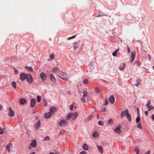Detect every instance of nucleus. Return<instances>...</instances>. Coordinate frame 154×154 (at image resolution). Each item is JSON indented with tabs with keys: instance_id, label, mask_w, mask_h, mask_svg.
Here are the masks:
<instances>
[{
	"instance_id": "f257e3e1",
	"label": "nucleus",
	"mask_w": 154,
	"mask_h": 154,
	"mask_svg": "<svg viewBox=\"0 0 154 154\" xmlns=\"http://www.w3.org/2000/svg\"><path fill=\"white\" fill-rule=\"evenodd\" d=\"M78 113L77 112H75L74 113H70L66 117V119L69 120L71 118L72 120H74L77 117Z\"/></svg>"
},
{
	"instance_id": "f03ea898",
	"label": "nucleus",
	"mask_w": 154,
	"mask_h": 154,
	"mask_svg": "<svg viewBox=\"0 0 154 154\" xmlns=\"http://www.w3.org/2000/svg\"><path fill=\"white\" fill-rule=\"evenodd\" d=\"M58 75L61 79L64 80H68L67 75L66 73L59 71V72L58 73Z\"/></svg>"
},
{
	"instance_id": "7ed1b4c3",
	"label": "nucleus",
	"mask_w": 154,
	"mask_h": 154,
	"mask_svg": "<svg viewBox=\"0 0 154 154\" xmlns=\"http://www.w3.org/2000/svg\"><path fill=\"white\" fill-rule=\"evenodd\" d=\"M58 124L61 127H63L67 126L68 123L66 120L63 119L60 120Z\"/></svg>"
},
{
	"instance_id": "20e7f679",
	"label": "nucleus",
	"mask_w": 154,
	"mask_h": 154,
	"mask_svg": "<svg viewBox=\"0 0 154 154\" xmlns=\"http://www.w3.org/2000/svg\"><path fill=\"white\" fill-rule=\"evenodd\" d=\"M26 79L29 83H32L33 80L32 75L29 74H27V76Z\"/></svg>"
},
{
	"instance_id": "39448f33",
	"label": "nucleus",
	"mask_w": 154,
	"mask_h": 154,
	"mask_svg": "<svg viewBox=\"0 0 154 154\" xmlns=\"http://www.w3.org/2000/svg\"><path fill=\"white\" fill-rule=\"evenodd\" d=\"M27 74L24 72H22L20 74V79L22 81H23L26 79Z\"/></svg>"
},
{
	"instance_id": "423d86ee",
	"label": "nucleus",
	"mask_w": 154,
	"mask_h": 154,
	"mask_svg": "<svg viewBox=\"0 0 154 154\" xmlns=\"http://www.w3.org/2000/svg\"><path fill=\"white\" fill-rule=\"evenodd\" d=\"M136 54V52L135 51H132L131 52V61L130 62L131 63H132L133 61L134 60L135 58Z\"/></svg>"
},
{
	"instance_id": "0eeeda50",
	"label": "nucleus",
	"mask_w": 154,
	"mask_h": 154,
	"mask_svg": "<svg viewBox=\"0 0 154 154\" xmlns=\"http://www.w3.org/2000/svg\"><path fill=\"white\" fill-rule=\"evenodd\" d=\"M121 128V125H119L118 126L116 127L114 130V131L117 134H120L121 133L120 128Z\"/></svg>"
},
{
	"instance_id": "6e6552de",
	"label": "nucleus",
	"mask_w": 154,
	"mask_h": 154,
	"mask_svg": "<svg viewBox=\"0 0 154 154\" xmlns=\"http://www.w3.org/2000/svg\"><path fill=\"white\" fill-rule=\"evenodd\" d=\"M12 147V144L10 143H8L6 146V149L9 153L10 152V149Z\"/></svg>"
},
{
	"instance_id": "1a4fd4ad",
	"label": "nucleus",
	"mask_w": 154,
	"mask_h": 154,
	"mask_svg": "<svg viewBox=\"0 0 154 154\" xmlns=\"http://www.w3.org/2000/svg\"><path fill=\"white\" fill-rule=\"evenodd\" d=\"M40 76L42 80L45 81L46 80L47 75L46 73L44 72H42L40 74Z\"/></svg>"
},
{
	"instance_id": "9d476101",
	"label": "nucleus",
	"mask_w": 154,
	"mask_h": 154,
	"mask_svg": "<svg viewBox=\"0 0 154 154\" xmlns=\"http://www.w3.org/2000/svg\"><path fill=\"white\" fill-rule=\"evenodd\" d=\"M8 109L9 110L8 113V115L11 117L13 116L14 114V111L11 109L10 107H8Z\"/></svg>"
},
{
	"instance_id": "9b49d317",
	"label": "nucleus",
	"mask_w": 154,
	"mask_h": 154,
	"mask_svg": "<svg viewBox=\"0 0 154 154\" xmlns=\"http://www.w3.org/2000/svg\"><path fill=\"white\" fill-rule=\"evenodd\" d=\"M36 100L35 99H32L30 102V106L32 107H33L36 103Z\"/></svg>"
},
{
	"instance_id": "f8f14e48",
	"label": "nucleus",
	"mask_w": 154,
	"mask_h": 154,
	"mask_svg": "<svg viewBox=\"0 0 154 154\" xmlns=\"http://www.w3.org/2000/svg\"><path fill=\"white\" fill-rule=\"evenodd\" d=\"M115 100V98L113 96H111L109 98V101L112 104L113 103Z\"/></svg>"
},
{
	"instance_id": "ddd939ff",
	"label": "nucleus",
	"mask_w": 154,
	"mask_h": 154,
	"mask_svg": "<svg viewBox=\"0 0 154 154\" xmlns=\"http://www.w3.org/2000/svg\"><path fill=\"white\" fill-rule=\"evenodd\" d=\"M126 111H127V113L126 115V117L129 121H131V115L129 113L128 109H126Z\"/></svg>"
},
{
	"instance_id": "4468645a",
	"label": "nucleus",
	"mask_w": 154,
	"mask_h": 154,
	"mask_svg": "<svg viewBox=\"0 0 154 154\" xmlns=\"http://www.w3.org/2000/svg\"><path fill=\"white\" fill-rule=\"evenodd\" d=\"M126 66V64L125 63H121V64L120 65V67H119V69L121 70H123L125 67Z\"/></svg>"
},
{
	"instance_id": "2eb2a0df",
	"label": "nucleus",
	"mask_w": 154,
	"mask_h": 154,
	"mask_svg": "<svg viewBox=\"0 0 154 154\" xmlns=\"http://www.w3.org/2000/svg\"><path fill=\"white\" fill-rule=\"evenodd\" d=\"M97 147L99 152L101 154H103V151L102 147L100 146H99L98 145H97Z\"/></svg>"
},
{
	"instance_id": "dca6fc26",
	"label": "nucleus",
	"mask_w": 154,
	"mask_h": 154,
	"mask_svg": "<svg viewBox=\"0 0 154 154\" xmlns=\"http://www.w3.org/2000/svg\"><path fill=\"white\" fill-rule=\"evenodd\" d=\"M36 145L37 143L36 140H32L31 144V146L32 147L35 148L36 146Z\"/></svg>"
},
{
	"instance_id": "f3484780",
	"label": "nucleus",
	"mask_w": 154,
	"mask_h": 154,
	"mask_svg": "<svg viewBox=\"0 0 154 154\" xmlns=\"http://www.w3.org/2000/svg\"><path fill=\"white\" fill-rule=\"evenodd\" d=\"M41 124V121L40 120H38L36 123L35 125V128L36 130H37L38 129Z\"/></svg>"
},
{
	"instance_id": "a211bd4d",
	"label": "nucleus",
	"mask_w": 154,
	"mask_h": 154,
	"mask_svg": "<svg viewBox=\"0 0 154 154\" xmlns=\"http://www.w3.org/2000/svg\"><path fill=\"white\" fill-rule=\"evenodd\" d=\"M50 79L51 81H52L54 83H55L56 82V79L55 77L53 74H51V75Z\"/></svg>"
},
{
	"instance_id": "6ab92c4d",
	"label": "nucleus",
	"mask_w": 154,
	"mask_h": 154,
	"mask_svg": "<svg viewBox=\"0 0 154 154\" xmlns=\"http://www.w3.org/2000/svg\"><path fill=\"white\" fill-rule=\"evenodd\" d=\"M51 116V113L50 112H48L47 113H46L44 114V117L46 119H48L50 118Z\"/></svg>"
},
{
	"instance_id": "aec40b11",
	"label": "nucleus",
	"mask_w": 154,
	"mask_h": 154,
	"mask_svg": "<svg viewBox=\"0 0 154 154\" xmlns=\"http://www.w3.org/2000/svg\"><path fill=\"white\" fill-rule=\"evenodd\" d=\"M19 102L21 105H23L25 104L26 101V100L24 98L20 99V100Z\"/></svg>"
},
{
	"instance_id": "412c9836",
	"label": "nucleus",
	"mask_w": 154,
	"mask_h": 154,
	"mask_svg": "<svg viewBox=\"0 0 154 154\" xmlns=\"http://www.w3.org/2000/svg\"><path fill=\"white\" fill-rule=\"evenodd\" d=\"M55 54L52 53L49 56V58L48 59V60L51 61L52 60L54 59L55 57Z\"/></svg>"
},
{
	"instance_id": "4be33fe9",
	"label": "nucleus",
	"mask_w": 154,
	"mask_h": 154,
	"mask_svg": "<svg viewBox=\"0 0 154 154\" xmlns=\"http://www.w3.org/2000/svg\"><path fill=\"white\" fill-rule=\"evenodd\" d=\"M82 147L83 149L85 151H88L89 149L88 146L86 143H84Z\"/></svg>"
},
{
	"instance_id": "5701e85b",
	"label": "nucleus",
	"mask_w": 154,
	"mask_h": 154,
	"mask_svg": "<svg viewBox=\"0 0 154 154\" xmlns=\"http://www.w3.org/2000/svg\"><path fill=\"white\" fill-rule=\"evenodd\" d=\"M146 106L148 108V111H150L152 109H154V107L152 106H151L150 105H149V103H147L146 105Z\"/></svg>"
},
{
	"instance_id": "b1692460",
	"label": "nucleus",
	"mask_w": 154,
	"mask_h": 154,
	"mask_svg": "<svg viewBox=\"0 0 154 154\" xmlns=\"http://www.w3.org/2000/svg\"><path fill=\"white\" fill-rule=\"evenodd\" d=\"M25 68L26 69L28 70L31 72H32L33 71V69L31 66H25Z\"/></svg>"
},
{
	"instance_id": "393cba45",
	"label": "nucleus",
	"mask_w": 154,
	"mask_h": 154,
	"mask_svg": "<svg viewBox=\"0 0 154 154\" xmlns=\"http://www.w3.org/2000/svg\"><path fill=\"white\" fill-rule=\"evenodd\" d=\"M92 136L94 138H96L98 136V133L97 131H94L93 133Z\"/></svg>"
},
{
	"instance_id": "a878e982",
	"label": "nucleus",
	"mask_w": 154,
	"mask_h": 154,
	"mask_svg": "<svg viewBox=\"0 0 154 154\" xmlns=\"http://www.w3.org/2000/svg\"><path fill=\"white\" fill-rule=\"evenodd\" d=\"M127 111H122L121 114V117H122L126 115Z\"/></svg>"
},
{
	"instance_id": "bb28decb",
	"label": "nucleus",
	"mask_w": 154,
	"mask_h": 154,
	"mask_svg": "<svg viewBox=\"0 0 154 154\" xmlns=\"http://www.w3.org/2000/svg\"><path fill=\"white\" fill-rule=\"evenodd\" d=\"M56 109L55 107H52L50 109V111L51 112H54L56 111Z\"/></svg>"
},
{
	"instance_id": "cd10ccee",
	"label": "nucleus",
	"mask_w": 154,
	"mask_h": 154,
	"mask_svg": "<svg viewBox=\"0 0 154 154\" xmlns=\"http://www.w3.org/2000/svg\"><path fill=\"white\" fill-rule=\"evenodd\" d=\"M73 44H74L73 46L74 47V50H75L78 47V44L77 42H74Z\"/></svg>"
},
{
	"instance_id": "c85d7f7f",
	"label": "nucleus",
	"mask_w": 154,
	"mask_h": 154,
	"mask_svg": "<svg viewBox=\"0 0 154 154\" xmlns=\"http://www.w3.org/2000/svg\"><path fill=\"white\" fill-rule=\"evenodd\" d=\"M59 71H60V70L58 69L57 68H54L53 69V72H57L58 73L59 72Z\"/></svg>"
},
{
	"instance_id": "c756f323",
	"label": "nucleus",
	"mask_w": 154,
	"mask_h": 154,
	"mask_svg": "<svg viewBox=\"0 0 154 154\" xmlns=\"http://www.w3.org/2000/svg\"><path fill=\"white\" fill-rule=\"evenodd\" d=\"M119 49L116 50L115 51L112 53V55L114 56H116L117 52L119 51Z\"/></svg>"
},
{
	"instance_id": "7c9ffc66",
	"label": "nucleus",
	"mask_w": 154,
	"mask_h": 154,
	"mask_svg": "<svg viewBox=\"0 0 154 154\" xmlns=\"http://www.w3.org/2000/svg\"><path fill=\"white\" fill-rule=\"evenodd\" d=\"M140 80L139 79H138L137 81V83L135 84V85L137 87L138 86L140 85Z\"/></svg>"
},
{
	"instance_id": "2f4dec72",
	"label": "nucleus",
	"mask_w": 154,
	"mask_h": 154,
	"mask_svg": "<svg viewBox=\"0 0 154 154\" xmlns=\"http://www.w3.org/2000/svg\"><path fill=\"white\" fill-rule=\"evenodd\" d=\"M83 97H86L88 94V92L86 91H83Z\"/></svg>"
},
{
	"instance_id": "473e14b6",
	"label": "nucleus",
	"mask_w": 154,
	"mask_h": 154,
	"mask_svg": "<svg viewBox=\"0 0 154 154\" xmlns=\"http://www.w3.org/2000/svg\"><path fill=\"white\" fill-rule=\"evenodd\" d=\"M11 85L14 88H16V82H12L11 83Z\"/></svg>"
},
{
	"instance_id": "72a5a7b5",
	"label": "nucleus",
	"mask_w": 154,
	"mask_h": 154,
	"mask_svg": "<svg viewBox=\"0 0 154 154\" xmlns=\"http://www.w3.org/2000/svg\"><path fill=\"white\" fill-rule=\"evenodd\" d=\"M108 97L107 96L105 97V103H104L103 105H106L108 104V102L107 101Z\"/></svg>"
},
{
	"instance_id": "f704fd0d",
	"label": "nucleus",
	"mask_w": 154,
	"mask_h": 154,
	"mask_svg": "<svg viewBox=\"0 0 154 154\" xmlns=\"http://www.w3.org/2000/svg\"><path fill=\"white\" fill-rule=\"evenodd\" d=\"M135 152L136 153V154H139V150L137 146H136L135 148Z\"/></svg>"
},
{
	"instance_id": "c9c22d12",
	"label": "nucleus",
	"mask_w": 154,
	"mask_h": 154,
	"mask_svg": "<svg viewBox=\"0 0 154 154\" xmlns=\"http://www.w3.org/2000/svg\"><path fill=\"white\" fill-rule=\"evenodd\" d=\"M37 101L38 102H39L41 100V97L39 95H38L37 97Z\"/></svg>"
},
{
	"instance_id": "e433bc0d",
	"label": "nucleus",
	"mask_w": 154,
	"mask_h": 154,
	"mask_svg": "<svg viewBox=\"0 0 154 154\" xmlns=\"http://www.w3.org/2000/svg\"><path fill=\"white\" fill-rule=\"evenodd\" d=\"M83 82L85 84L87 85L88 84V79H85L83 80Z\"/></svg>"
},
{
	"instance_id": "4c0bfd02",
	"label": "nucleus",
	"mask_w": 154,
	"mask_h": 154,
	"mask_svg": "<svg viewBox=\"0 0 154 154\" xmlns=\"http://www.w3.org/2000/svg\"><path fill=\"white\" fill-rule=\"evenodd\" d=\"M73 106H74V104H72L69 106V109L71 111H72L73 110Z\"/></svg>"
},
{
	"instance_id": "58836bf2",
	"label": "nucleus",
	"mask_w": 154,
	"mask_h": 154,
	"mask_svg": "<svg viewBox=\"0 0 154 154\" xmlns=\"http://www.w3.org/2000/svg\"><path fill=\"white\" fill-rule=\"evenodd\" d=\"M95 91L97 93H98L100 92V90L98 88H96L95 89Z\"/></svg>"
},
{
	"instance_id": "ea45409f",
	"label": "nucleus",
	"mask_w": 154,
	"mask_h": 154,
	"mask_svg": "<svg viewBox=\"0 0 154 154\" xmlns=\"http://www.w3.org/2000/svg\"><path fill=\"white\" fill-rule=\"evenodd\" d=\"M65 132V131L63 129H62L60 131L59 134L60 135L63 134Z\"/></svg>"
},
{
	"instance_id": "a19ab883",
	"label": "nucleus",
	"mask_w": 154,
	"mask_h": 154,
	"mask_svg": "<svg viewBox=\"0 0 154 154\" xmlns=\"http://www.w3.org/2000/svg\"><path fill=\"white\" fill-rule=\"evenodd\" d=\"M98 123L99 125H101V126H103V122L101 121H99L98 122Z\"/></svg>"
},
{
	"instance_id": "79ce46f5",
	"label": "nucleus",
	"mask_w": 154,
	"mask_h": 154,
	"mask_svg": "<svg viewBox=\"0 0 154 154\" xmlns=\"http://www.w3.org/2000/svg\"><path fill=\"white\" fill-rule=\"evenodd\" d=\"M113 122V120L112 119H110L109 120L108 122V123L110 125V124L112 123Z\"/></svg>"
},
{
	"instance_id": "37998d69",
	"label": "nucleus",
	"mask_w": 154,
	"mask_h": 154,
	"mask_svg": "<svg viewBox=\"0 0 154 154\" xmlns=\"http://www.w3.org/2000/svg\"><path fill=\"white\" fill-rule=\"evenodd\" d=\"M49 137L46 136V137H45L44 138V141H47V140H49Z\"/></svg>"
},
{
	"instance_id": "c03bdc74",
	"label": "nucleus",
	"mask_w": 154,
	"mask_h": 154,
	"mask_svg": "<svg viewBox=\"0 0 154 154\" xmlns=\"http://www.w3.org/2000/svg\"><path fill=\"white\" fill-rule=\"evenodd\" d=\"M4 133V131L3 130V129L1 128H0V134H3Z\"/></svg>"
},
{
	"instance_id": "a18cd8bd",
	"label": "nucleus",
	"mask_w": 154,
	"mask_h": 154,
	"mask_svg": "<svg viewBox=\"0 0 154 154\" xmlns=\"http://www.w3.org/2000/svg\"><path fill=\"white\" fill-rule=\"evenodd\" d=\"M93 115H89L87 118V119L88 120L92 118L93 117Z\"/></svg>"
},
{
	"instance_id": "49530a36",
	"label": "nucleus",
	"mask_w": 154,
	"mask_h": 154,
	"mask_svg": "<svg viewBox=\"0 0 154 154\" xmlns=\"http://www.w3.org/2000/svg\"><path fill=\"white\" fill-rule=\"evenodd\" d=\"M136 122L137 123H138L140 120V118L139 117H138L136 119Z\"/></svg>"
},
{
	"instance_id": "de8ad7c7",
	"label": "nucleus",
	"mask_w": 154,
	"mask_h": 154,
	"mask_svg": "<svg viewBox=\"0 0 154 154\" xmlns=\"http://www.w3.org/2000/svg\"><path fill=\"white\" fill-rule=\"evenodd\" d=\"M47 103L45 100L44 101V106H46L47 105Z\"/></svg>"
},
{
	"instance_id": "09e8293b",
	"label": "nucleus",
	"mask_w": 154,
	"mask_h": 154,
	"mask_svg": "<svg viewBox=\"0 0 154 154\" xmlns=\"http://www.w3.org/2000/svg\"><path fill=\"white\" fill-rule=\"evenodd\" d=\"M75 37V35H73L71 37H69L68 38V39L69 40L72 38H74Z\"/></svg>"
},
{
	"instance_id": "8fccbe9b",
	"label": "nucleus",
	"mask_w": 154,
	"mask_h": 154,
	"mask_svg": "<svg viewBox=\"0 0 154 154\" xmlns=\"http://www.w3.org/2000/svg\"><path fill=\"white\" fill-rule=\"evenodd\" d=\"M137 127L139 129H142V127L140 124H138L137 125Z\"/></svg>"
},
{
	"instance_id": "3c124183",
	"label": "nucleus",
	"mask_w": 154,
	"mask_h": 154,
	"mask_svg": "<svg viewBox=\"0 0 154 154\" xmlns=\"http://www.w3.org/2000/svg\"><path fill=\"white\" fill-rule=\"evenodd\" d=\"M79 154H86V152L85 151H82L80 152Z\"/></svg>"
},
{
	"instance_id": "603ef678",
	"label": "nucleus",
	"mask_w": 154,
	"mask_h": 154,
	"mask_svg": "<svg viewBox=\"0 0 154 154\" xmlns=\"http://www.w3.org/2000/svg\"><path fill=\"white\" fill-rule=\"evenodd\" d=\"M134 62L135 63H136L138 66H140V63L139 62H138L137 61H135Z\"/></svg>"
},
{
	"instance_id": "864d4df0",
	"label": "nucleus",
	"mask_w": 154,
	"mask_h": 154,
	"mask_svg": "<svg viewBox=\"0 0 154 154\" xmlns=\"http://www.w3.org/2000/svg\"><path fill=\"white\" fill-rule=\"evenodd\" d=\"M127 48L128 51V53H129L131 51L130 48H129L128 46L127 47Z\"/></svg>"
},
{
	"instance_id": "5fc2aeb1",
	"label": "nucleus",
	"mask_w": 154,
	"mask_h": 154,
	"mask_svg": "<svg viewBox=\"0 0 154 154\" xmlns=\"http://www.w3.org/2000/svg\"><path fill=\"white\" fill-rule=\"evenodd\" d=\"M81 99L82 101L83 102H85V100L84 98H82Z\"/></svg>"
},
{
	"instance_id": "6e6d98bb",
	"label": "nucleus",
	"mask_w": 154,
	"mask_h": 154,
	"mask_svg": "<svg viewBox=\"0 0 154 154\" xmlns=\"http://www.w3.org/2000/svg\"><path fill=\"white\" fill-rule=\"evenodd\" d=\"M102 111L103 112H104L106 110V109L105 108L103 107L101 109Z\"/></svg>"
},
{
	"instance_id": "4d7b16f0",
	"label": "nucleus",
	"mask_w": 154,
	"mask_h": 154,
	"mask_svg": "<svg viewBox=\"0 0 154 154\" xmlns=\"http://www.w3.org/2000/svg\"><path fill=\"white\" fill-rule=\"evenodd\" d=\"M14 72H15V73L16 74H17L18 73V71L17 70H15Z\"/></svg>"
},
{
	"instance_id": "13d9d810",
	"label": "nucleus",
	"mask_w": 154,
	"mask_h": 154,
	"mask_svg": "<svg viewBox=\"0 0 154 154\" xmlns=\"http://www.w3.org/2000/svg\"><path fill=\"white\" fill-rule=\"evenodd\" d=\"M148 57L149 60H150L151 59V57L150 55L149 54H148Z\"/></svg>"
},
{
	"instance_id": "bf43d9fd",
	"label": "nucleus",
	"mask_w": 154,
	"mask_h": 154,
	"mask_svg": "<svg viewBox=\"0 0 154 154\" xmlns=\"http://www.w3.org/2000/svg\"><path fill=\"white\" fill-rule=\"evenodd\" d=\"M145 114L146 115H147L148 114V111H145L144 112Z\"/></svg>"
},
{
	"instance_id": "052dcab7",
	"label": "nucleus",
	"mask_w": 154,
	"mask_h": 154,
	"mask_svg": "<svg viewBox=\"0 0 154 154\" xmlns=\"http://www.w3.org/2000/svg\"><path fill=\"white\" fill-rule=\"evenodd\" d=\"M35 120H36L38 119V116H35Z\"/></svg>"
},
{
	"instance_id": "680f3d73",
	"label": "nucleus",
	"mask_w": 154,
	"mask_h": 154,
	"mask_svg": "<svg viewBox=\"0 0 154 154\" xmlns=\"http://www.w3.org/2000/svg\"><path fill=\"white\" fill-rule=\"evenodd\" d=\"M150 152L149 150L147 152L145 153V154H150Z\"/></svg>"
},
{
	"instance_id": "e2e57ef3",
	"label": "nucleus",
	"mask_w": 154,
	"mask_h": 154,
	"mask_svg": "<svg viewBox=\"0 0 154 154\" xmlns=\"http://www.w3.org/2000/svg\"><path fill=\"white\" fill-rule=\"evenodd\" d=\"M2 106L0 104V110H2Z\"/></svg>"
},
{
	"instance_id": "0e129e2a",
	"label": "nucleus",
	"mask_w": 154,
	"mask_h": 154,
	"mask_svg": "<svg viewBox=\"0 0 154 154\" xmlns=\"http://www.w3.org/2000/svg\"><path fill=\"white\" fill-rule=\"evenodd\" d=\"M152 119L154 120V115H152Z\"/></svg>"
},
{
	"instance_id": "69168bd1",
	"label": "nucleus",
	"mask_w": 154,
	"mask_h": 154,
	"mask_svg": "<svg viewBox=\"0 0 154 154\" xmlns=\"http://www.w3.org/2000/svg\"><path fill=\"white\" fill-rule=\"evenodd\" d=\"M36 112V111L34 110L32 111V113H34Z\"/></svg>"
},
{
	"instance_id": "338daca9",
	"label": "nucleus",
	"mask_w": 154,
	"mask_h": 154,
	"mask_svg": "<svg viewBox=\"0 0 154 154\" xmlns=\"http://www.w3.org/2000/svg\"><path fill=\"white\" fill-rule=\"evenodd\" d=\"M73 108H75V109H76L77 108V107L76 106H75L74 104V106H73Z\"/></svg>"
},
{
	"instance_id": "774afa93",
	"label": "nucleus",
	"mask_w": 154,
	"mask_h": 154,
	"mask_svg": "<svg viewBox=\"0 0 154 154\" xmlns=\"http://www.w3.org/2000/svg\"><path fill=\"white\" fill-rule=\"evenodd\" d=\"M35 152H33L32 153H30V154H35Z\"/></svg>"
}]
</instances>
